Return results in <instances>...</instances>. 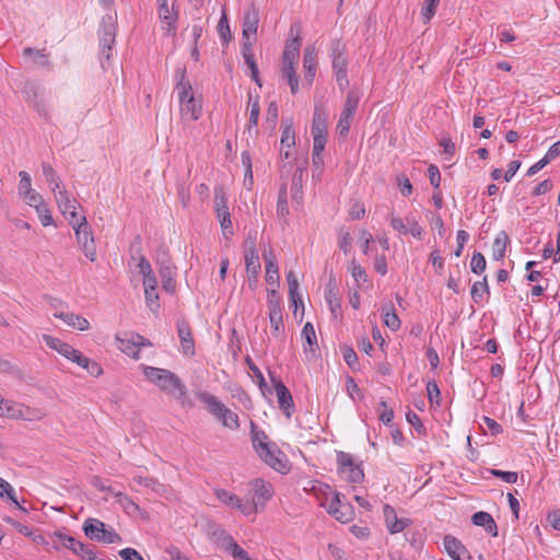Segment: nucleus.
Returning <instances> with one entry per match:
<instances>
[{
    "mask_svg": "<svg viewBox=\"0 0 560 560\" xmlns=\"http://www.w3.org/2000/svg\"><path fill=\"white\" fill-rule=\"evenodd\" d=\"M144 375L150 382L154 383L162 392L168 395L182 397L185 394V386L179 377L168 370L145 366Z\"/></svg>",
    "mask_w": 560,
    "mask_h": 560,
    "instance_id": "f257e3e1",
    "label": "nucleus"
},
{
    "mask_svg": "<svg viewBox=\"0 0 560 560\" xmlns=\"http://www.w3.org/2000/svg\"><path fill=\"white\" fill-rule=\"evenodd\" d=\"M199 399L206 404L208 411L220 420L225 428L235 430L240 427L237 415L226 408L215 396L201 393Z\"/></svg>",
    "mask_w": 560,
    "mask_h": 560,
    "instance_id": "f03ea898",
    "label": "nucleus"
},
{
    "mask_svg": "<svg viewBox=\"0 0 560 560\" xmlns=\"http://www.w3.org/2000/svg\"><path fill=\"white\" fill-rule=\"evenodd\" d=\"M117 32V14L109 12L102 18L98 30L101 58L109 60Z\"/></svg>",
    "mask_w": 560,
    "mask_h": 560,
    "instance_id": "7ed1b4c3",
    "label": "nucleus"
},
{
    "mask_svg": "<svg viewBox=\"0 0 560 560\" xmlns=\"http://www.w3.org/2000/svg\"><path fill=\"white\" fill-rule=\"evenodd\" d=\"M360 101V95L357 91H350L347 94V98L345 102L343 109L340 114L338 124H337V131L340 136L345 137L348 135L351 120L354 116V113L358 108Z\"/></svg>",
    "mask_w": 560,
    "mask_h": 560,
    "instance_id": "20e7f679",
    "label": "nucleus"
},
{
    "mask_svg": "<svg viewBox=\"0 0 560 560\" xmlns=\"http://www.w3.org/2000/svg\"><path fill=\"white\" fill-rule=\"evenodd\" d=\"M256 453L268 466L279 472H285L288 469L284 455L275 444H258Z\"/></svg>",
    "mask_w": 560,
    "mask_h": 560,
    "instance_id": "39448f33",
    "label": "nucleus"
},
{
    "mask_svg": "<svg viewBox=\"0 0 560 560\" xmlns=\"http://www.w3.org/2000/svg\"><path fill=\"white\" fill-rule=\"evenodd\" d=\"M78 244L81 246L84 255L91 260L96 259V249L94 245V237L92 234L91 226L89 225L86 218L81 217V222L74 229Z\"/></svg>",
    "mask_w": 560,
    "mask_h": 560,
    "instance_id": "423d86ee",
    "label": "nucleus"
},
{
    "mask_svg": "<svg viewBox=\"0 0 560 560\" xmlns=\"http://www.w3.org/2000/svg\"><path fill=\"white\" fill-rule=\"evenodd\" d=\"M338 471L346 474L345 477L349 482L359 483L364 478V472L361 465L353 463L352 455L346 452H338L337 454Z\"/></svg>",
    "mask_w": 560,
    "mask_h": 560,
    "instance_id": "0eeeda50",
    "label": "nucleus"
},
{
    "mask_svg": "<svg viewBox=\"0 0 560 560\" xmlns=\"http://www.w3.org/2000/svg\"><path fill=\"white\" fill-rule=\"evenodd\" d=\"M118 348L127 355L137 359L141 347L151 346L150 340L135 332H125L122 337L116 336Z\"/></svg>",
    "mask_w": 560,
    "mask_h": 560,
    "instance_id": "6e6552de",
    "label": "nucleus"
},
{
    "mask_svg": "<svg viewBox=\"0 0 560 560\" xmlns=\"http://www.w3.org/2000/svg\"><path fill=\"white\" fill-rule=\"evenodd\" d=\"M65 548L71 550L75 556L82 560H97L95 548L91 545L83 544L72 536L66 534L56 535Z\"/></svg>",
    "mask_w": 560,
    "mask_h": 560,
    "instance_id": "1a4fd4ad",
    "label": "nucleus"
},
{
    "mask_svg": "<svg viewBox=\"0 0 560 560\" xmlns=\"http://www.w3.org/2000/svg\"><path fill=\"white\" fill-rule=\"evenodd\" d=\"M271 383L277 394L279 408L284 412L287 418H290L294 411V402L292 395L288 387L282 383L280 377L269 373Z\"/></svg>",
    "mask_w": 560,
    "mask_h": 560,
    "instance_id": "9d476101",
    "label": "nucleus"
},
{
    "mask_svg": "<svg viewBox=\"0 0 560 560\" xmlns=\"http://www.w3.org/2000/svg\"><path fill=\"white\" fill-rule=\"evenodd\" d=\"M328 513L341 523H348L352 521L354 516L353 508L349 503L342 502L341 494L338 492L334 493L329 503Z\"/></svg>",
    "mask_w": 560,
    "mask_h": 560,
    "instance_id": "9b49d317",
    "label": "nucleus"
},
{
    "mask_svg": "<svg viewBox=\"0 0 560 560\" xmlns=\"http://www.w3.org/2000/svg\"><path fill=\"white\" fill-rule=\"evenodd\" d=\"M177 334L180 340L183 353L192 357L195 355V342L191 335L189 323L185 318L177 320Z\"/></svg>",
    "mask_w": 560,
    "mask_h": 560,
    "instance_id": "f8f14e48",
    "label": "nucleus"
},
{
    "mask_svg": "<svg viewBox=\"0 0 560 560\" xmlns=\"http://www.w3.org/2000/svg\"><path fill=\"white\" fill-rule=\"evenodd\" d=\"M325 300L329 305L331 315L337 318L341 315V299L335 279L330 276L325 288Z\"/></svg>",
    "mask_w": 560,
    "mask_h": 560,
    "instance_id": "ddd939ff",
    "label": "nucleus"
},
{
    "mask_svg": "<svg viewBox=\"0 0 560 560\" xmlns=\"http://www.w3.org/2000/svg\"><path fill=\"white\" fill-rule=\"evenodd\" d=\"M245 266L248 288L255 291L258 284V273L261 268L258 254H254L253 252L245 254Z\"/></svg>",
    "mask_w": 560,
    "mask_h": 560,
    "instance_id": "4468645a",
    "label": "nucleus"
},
{
    "mask_svg": "<svg viewBox=\"0 0 560 560\" xmlns=\"http://www.w3.org/2000/svg\"><path fill=\"white\" fill-rule=\"evenodd\" d=\"M259 22V13L258 10L252 5L248 8L244 14L243 19V38L249 39L250 36L257 33Z\"/></svg>",
    "mask_w": 560,
    "mask_h": 560,
    "instance_id": "2eb2a0df",
    "label": "nucleus"
},
{
    "mask_svg": "<svg viewBox=\"0 0 560 560\" xmlns=\"http://www.w3.org/2000/svg\"><path fill=\"white\" fill-rule=\"evenodd\" d=\"M316 51L314 47H306L303 55L304 80L311 86L316 73Z\"/></svg>",
    "mask_w": 560,
    "mask_h": 560,
    "instance_id": "dca6fc26",
    "label": "nucleus"
},
{
    "mask_svg": "<svg viewBox=\"0 0 560 560\" xmlns=\"http://www.w3.org/2000/svg\"><path fill=\"white\" fill-rule=\"evenodd\" d=\"M266 262V282L268 285H279V269L276 256L272 249L264 252Z\"/></svg>",
    "mask_w": 560,
    "mask_h": 560,
    "instance_id": "f3484780",
    "label": "nucleus"
},
{
    "mask_svg": "<svg viewBox=\"0 0 560 560\" xmlns=\"http://www.w3.org/2000/svg\"><path fill=\"white\" fill-rule=\"evenodd\" d=\"M155 262L159 266L160 276L175 273L176 267L172 262L168 249L165 246H161L156 250Z\"/></svg>",
    "mask_w": 560,
    "mask_h": 560,
    "instance_id": "a211bd4d",
    "label": "nucleus"
},
{
    "mask_svg": "<svg viewBox=\"0 0 560 560\" xmlns=\"http://www.w3.org/2000/svg\"><path fill=\"white\" fill-rule=\"evenodd\" d=\"M54 316L63 320L68 326L77 328L81 331L90 329L89 320L81 315L67 312H56Z\"/></svg>",
    "mask_w": 560,
    "mask_h": 560,
    "instance_id": "6ab92c4d",
    "label": "nucleus"
},
{
    "mask_svg": "<svg viewBox=\"0 0 560 560\" xmlns=\"http://www.w3.org/2000/svg\"><path fill=\"white\" fill-rule=\"evenodd\" d=\"M105 524L97 518L89 517L83 523V532L91 540L98 541L101 536L105 534Z\"/></svg>",
    "mask_w": 560,
    "mask_h": 560,
    "instance_id": "aec40b11",
    "label": "nucleus"
},
{
    "mask_svg": "<svg viewBox=\"0 0 560 560\" xmlns=\"http://www.w3.org/2000/svg\"><path fill=\"white\" fill-rule=\"evenodd\" d=\"M348 60L343 55V46L340 40L334 43L332 46V69L335 74L347 72Z\"/></svg>",
    "mask_w": 560,
    "mask_h": 560,
    "instance_id": "412c9836",
    "label": "nucleus"
},
{
    "mask_svg": "<svg viewBox=\"0 0 560 560\" xmlns=\"http://www.w3.org/2000/svg\"><path fill=\"white\" fill-rule=\"evenodd\" d=\"M444 548L453 560H463L462 556L467 552L465 546L451 535L444 537Z\"/></svg>",
    "mask_w": 560,
    "mask_h": 560,
    "instance_id": "4be33fe9",
    "label": "nucleus"
},
{
    "mask_svg": "<svg viewBox=\"0 0 560 560\" xmlns=\"http://www.w3.org/2000/svg\"><path fill=\"white\" fill-rule=\"evenodd\" d=\"M327 113L322 106H316L312 120V135H327Z\"/></svg>",
    "mask_w": 560,
    "mask_h": 560,
    "instance_id": "5701e85b",
    "label": "nucleus"
},
{
    "mask_svg": "<svg viewBox=\"0 0 560 560\" xmlns=\"http://www.w3.org/2000/svg\"><path fill=\"white\" fill-rule=\"evenodd\" d=\"M201 113V105L190 95L186 102L180 104V114L185 119L197 120Z\"/></svg>",
    "mask_w": 560,
    "mask_h": 560,
    "instance_id": "b1692460",
    "label": "nucleus"
},
{
    "mask_svg": "<svg viewBox=\"0 0 560 560\" xmlns=\"http://www.w3.org/2000/svg\"><path fill=\"white\" fill-rule=\"evenodd\" d=\"M43 338L50 349L56 350L68 360L69 357L74 354L75 349L72 346L68 345L67 342L48 335H44Z\"/></svg>",
    "mask_w": 560,
    "mask_h": 560,
    "instance_id": "393cba45",
    "label": "nucleus"
},
{
    "mask_svg": "<svg viewBox=\"0 0 560 560\" xmlns=\"http://www.w3.org/2000/svg\"><path fill=\"white\" fill-rule=\"evenodd\" d=\"M213 194V202L218 219L225 214H230L224 188L222 186H215Z\"/></svg>",
    "mask_w": 560,
    "mask_h": 560,
    "instance_id": "a878e982",
    "label": "nucleus"
},
{
    "mask_svg": "<svg viewBox=\"0 0 560 560\" xmlns=\"http://www.w3.org/2000/svg\"><path fill=\"white\" fill-rule=\"evenodd\" d=\"M0 416H4L11 419H22L23 417V405L0 399Z\"/></svg>",
    "mask_w": 560,
    "mask_h": 560,
    "instance_id": "bb28decb",
    "label": "nucleus"
},
{
    "mask_svg": "<svg viewBox=\"0 0 560 560\" xmlns=\"http://www.w3.org/2000/svg\"><path fill=\"white\" fill-rule=\"evenodd\" d=\"M255 500L260 502L259 506H264L265 502L272 497L271 485L265 482L262 479L254 480Z\"/></svg>",
    "mask_w": 560,
    "mask_h": 560,
    "instance_id": "cd10ccee",
    "label": "nucleus"
},
{
    "mask_svg": "<svg viewBox=\"0 0 560 560\" xmlns=\"http://www.w3.org/2000/svg\"><path fill=\"white\" fill-rule=\"evenodd\" d=\"M303 174H304V166L296 167L293 178H292V185H291V192H292V199L296 201L298 203L302 202L303 199Z\"/></svg>",
    "mask_w": 560,
    "mask_h": 560,
    "instance_id": "c85d7f7f",
    "label": "nucleus"
},
{
    "mask_svg": "<svg viewBox=\"0 0 560 560\" xmlns=\"http://www.w3.org/2000/svg\"><path fill=\"white\" fill-rule=\"evenodd\" d=\"M508 243L509 235L506 232L501 231L498 233L492 244V257L494 260H502L504 258Z\"/></svg>",
    "mask_w": 560,
    "mask_h": 560,
    "instance_id": "c756f323",
    "label": "nucleus"
},
{
    "mask_svg": "<svg viewBox=\"0 0 560 560\" xmlns=\"http://www.w3.org/2000/svg\"><path fill=\"white\" fill-rule=\"evenodd\" d=\"M282 127V135H281V148L285 147L290 149L295 144V132L293 129V121L292 119H282L281 122Z\"/></svg>",
    "mask_w": 560,
    "mask_h": 560,
    "instance_id": "7c9ffc66",
    "label": "nucleus"
},
{
    "mask_svg": "<svg viewBox=\"0 0 560 560\" xmlns=\"http://www.w3.org/2000/svg\"><path fill=\"white\" fill-rule=\"evenodd\" d=\"M287 281L291 303L295 306V308H298L299 304L303 306L301 295L298 292L299 281L295 273L292 270L287 273Z\"/></svg>",
    "mask_w": 560,
    "mask_h": 560,
    "instance_id": "2f4dec72",
    "label": "nucleus"
},
{
    "mask_svg": "<svg viewBox=\"0 0 560 560\" xmlns=\"http://www.w3.org/2000/svg\"><path fill=\"white\" fill-rule=\"evenodd\" d=\"M301 44L302 39L300 37H295L288 42L282 55V61L296 62L300 56Z\"/></svg>",
    "mask_w": 560,
    "mask_h": 560,
    "instance_id": "473e14b6",
    "label": "nucleus"
},
{
    "mask_svg": "<svg viewBox=\"0 0 560 560\" xmlns=\"http://www.w3.org/2000/svg\"><path fill=\"white\" fill-rule=\"evenodd\" d=\"M130 250L133 252V253L139 254L138 267H139L140 273L142 276L150 275L151 272H153V270L151 268L150 261L145 258V256L140 254V252H141V238H140V236L136 237L133 244L130 247Z\"/></svg>",
    "mask_w": 560,
    "mask_h": 560,
    "instance_id": "72a5a7b5",
    "label": "nucleus"
},
{
    "mask_svg": "<svg viewBox=\"0 0 560 560\" xmlns=\"http://www.w3.org/2000/svg\"><path fill=\"white\" fill-rule=\"evenodd\" d=\"M384 324L393 331H396L400 327V319L398 315L395 313L393 305L389 303L388 305L382 308Z\"/></svg>",
    "mask_w": 560,
    "mask_h": 560,
    "instance_id": "f704fd0d",
    "label": "nucleus"
},
{
    "mask_svg": "<svg viewBox=\"0 0 560 560\" xmlns=\"http://www.w3.org/2000/svg\"><path fill=\"white\" fill-rule=\"evenodd\" d=\"M56 202L58 205V208L63 214H67V212L70 209H75L77 201L71 200L69 192L65 189H59L55 194Z\"/></svg>",
    "mask_w": 560,
    "mask_h": 560,
    "instance_id": "c9c22d12",
    "label": "nucleus"
},
{
    "mask_svg": "<svg viewBox=\"0 0 560 560\" xmlns=\"http://www.w3.org/2000/svg\"><path fill=\"white\" fill-rule=\"evenodd\" d=\"M0 498L11 500L20 511L24 513L27 512V510L19 503L12 486L2 478H0Z\"/></svg>",
    "mask_w": 560,
    "mask_h": 560,
    "instance_id": "e433bc0d",
    "label": "nucleus"
},
{
    "mask_svg": "<svg viewBox=\"0 0 560 560\" xmlns=\"http://www.w3.org/2000/svg\"><path fill=\"white\" fill-rule=\"evenodd\" d=\"M159 16L160 19L167 24V32L170 34H175L176 26L175 21L177 14H173L167 3L159 7Z\"/></svg>",
    "mask_w": 560,
    "mask_h": 560,
    "instance_id": "4c0bfd02",
    "label": "nucleus"
},
{
    "mask_svg": "<svg viewBox=\"0 0 560 560\" xmlns=\"http://www.w3.org/2000/svg\"><path fill=\"white\" fill-rule=\"evenodd\" d=\"M220 549H223L224 551H226L231 545L235 541L233 539V537L226 533V530L221 527V528H217V534L215 536H212V538H210Z\"/></svg>",
    "mask_w": 560,
    "mask_h": 560,
    "instance_id": "58836bf2",
    "label": "nucleus"
},
{
    "mask_svg": "<svg viewBox=\"0 0 560 560\" xmlns=\"http://www.w3.org/2000/svg\"><path fill=\"white\" fill-rule=\"evenodd\" d=\"M485 293L489 294L487 277H485L481 281H476L470 290L471 299L477 304L481 302Z\"/></svg>",
    "mask_w": 560,
    "mask_h": 560,
    "instance_id": "ea45409f",
    "label": "nucleus"
},
{
    "mask_svg": "<svg viewBox=\"0 0 560 560\" xmlns=\"http://www.w3.org/2000/svg\"><path fill=\"white\" fill-rule=\"evenodd\" d=\"M260 502L256 501L255 498L252 500L243 501L241 498L238 500V504L236 505V510L242 512L244 515H255L259 511Z\"/></svg>",
    "mask_w": 560,
    "mask_h": 560,
    "instance_id": "a19ab883",
    "label": "nucleus"
},
{
    "mask_svg": "<svg viewBox=\"0 0 560 560\" xmlns=\"http://www.w3.org/2000/svg\"><path fill=\"white\" fill-rule=\"evenodd\" d=\"M277 213L279 217L285 218L289 214L287 185L283 184L279 189L277 201Z\"/></svg>",
    "mask_w": 560,
    "mask_h": 560,
    "instance_id": "79ce46f5",
    "label": "nucleus"
},
{
    "mask_svg": "<svg viewBox=\"0 0 560 560\" xmlns=\"http://www.w3.org/2000/svg\"><path fill=\"white\" fill-rule=\"evenodd\" d=\"M302 337L305 339L306 343L308 345L310 351L314 353L315 349L318 346H317L316 332H315V329H314V326L312 323L307 322L304 325V327L302 329Z\"/></svg>",
    "mask_w": 560,
    "mask_h": 560,
    "instance_id": "37998d69",
    "label": "nucleus"
},
{
    "mask_svg": "<svg viewBox=\"0 0 560 560\" xmlns=\"http://www.w3.org/2000/svg\"><path fill=\"white\" fill-rule=\"evenodd\" d=\"M42 170H43V174H44L46 180L48 183L54 184V187L51 188V190L54 194H56V191L59 190V188H60L61 182H60L59 177L57 176L55 170L47 162L42 163Z\"/></svg>",
    "mask_w": 560,
    "mask_h": 560,
    "instance_id": "c03bdc74",
    "label": "nucleus"
},
{
    "mask_svg": "<svg viewBox=\"0 0 560 560\" xmlns=\"http://www.w3.org/2000/svg\"><path fill=\"white\" fill-rule=\"evenodd\" d=\"M278 116H279L278 105L275 101H272L268 105V108L266 112V118H265L266 125L268 126V128L271 131L276 130L277 122H278Z\"/></svg>",
    "mask_w": 560,
    "mask_h": 560,
    "instance_id": "a18cd8bd",
    "label": "nucleus"
},
{
    "mask_svg": "<svg viewBox=\"0 0 560 560\" xmlns=\"http://www.w3.org/2000/svg\"><path fill=\"white\" fill-rule=\"evenodd\" d=\"M117 503L128 513L129 515L136 514L139 511V506L126 494L118 492L116 493Z\"/></svg>",
    "mask_w": 560,
    "mask_h": 560,
    "instance_id": "49530a36",
    "label": "nucleus"
},
{
    "mask_svg": "<svg viewBox=\"0 0 560 560\" xmlns=\"http://www.w3.org/2000/svg\"><path fill=\"white\" fill-rule=\"evenodd\" d=\"M214 493L219 501L232 509H235L238 504L240 498L234 493H231L224 489H217Z\"/></svg>",
    "mask_w": 560,
    "mask_h": 560,
    "instance_id": "de8ad7c7",
    "label": "nucleus"
},
{
    "mask_svg": "<svg viewBox=\"0 0 560 560\" xmlns=\"http://www.w3.org/2000/svg\"><path fill=\"white\" fill-rule=\"evenodd\" d=\"M250 434L255 451H257L258 444L269 443L267 434L262 430H259L254 422H250Z\"/></svg>",
    "mask_w": 560,
    "mask_h": 560,
    "instance_id": "09e8293b",
    "label": "nucleus"
},
{
    "mask_svg": "<svg viewBox=\"0 0 560 560\" xmlns=\"http://www.w3.org/2000/svg\"><path fill=\"white\" fill-rule=\"evenodd\" d=\"M20 176V183H19V194L21 197H24L25 195L30 194L34 189L32 188V180L31 176L27 172L21 171L19 173Z\"/></svg>",
    "mask_w": 560,
    "mask_h": 560,
    "instance_id": "8fccbe9b",
    "label": "nucleus"
},
{
    "mask_svg": "<svg viewBox=\"0 0 560 560\" xmlns=\"http://www.w3.org/2000/svg\"><path fill=\"white\" fill-rule=\"evenodd\" d=\"M145 303L148 307L153 312L158 313L160 310L159 294L156 289H144Z\"/></svg>",
    "mask_w": 560,
    "mask_h": 560,
    "instance_id": "3c124183",
    "label": "nucleus"
},
{
    "mask_svg": "<svg viewBox=\"0 0 560 560\" xmlns=\"http://www.w3.org/2000/svg\"><path fill=\"white\" fill-rule=\"evenodd\" d=\"M487 261L481 253H474L470 261V269L474 273L480 275L485 271Z\"/></svg>",
    "mask_w": 560,
    "mask_h": 560,
    "instance_id": "603ef678",
    "label": "nucleus"
},
{
    "mask_svg": "<svg viewBox=\"0 0 560 560\" xmlns=\"http://www.w3.org/2000/svg\"><path fill=\"white\" fill-rule=\"evenodd\" d=\"M439 2L440 0H424L421 10V15L423 18L424 23L429 22L433 18Z\"/></svg>",
    "mask_w": 560,
    "mask_h": 560,
    "instance_id": "864d4df0",
    "label": "nucleus"
},
{
    "mask_svg": "<svg viewBox=\"0 0 560 560\" xmlns=\"http://www.w3.org/2000/svg\"><path fill=\"white\" fill-rule=\"evenodd\" d=\"M351 276L354 281L360 285L361 282H366L369 280L368 273L363 267L355 262V260L351 261Z\"/></svg>",
    "mask_w": 560,
    "mask_h": 560,
    "instance_id": "5fc2aeb1",
    "label": "nucleus"
},
{
    "mask_svg": "<svg viewBox=\"0 0 560 560\" xmlns=\"http://www.w3.org/2000/svg\"><path fill=\"white\" fill-rule=\"evenodd\" d=\"M396 184L402 196H409L412 194L413 187L409 178L405 174H398L396 176Z\"/></svg>",
    "mask_w": 560,
    "mask_h": 560,
    "instance_id": "6e6d98bb",
    "label": "nucleus"
},
{
    "mask_svg": "<svg viewBox=\"0 0 560 560\" xmlns=\"http://www.w3.org/2000/svg\"><path fill=\"white\" fill-rule=\"evenodd\" d=\"M340 350H341L345 362L352 370H357L355 365L358 364V357H357V353L354 352L353 348L345 345V346L340 347Z\"/></svg>",
    "mask_w": 560,
    "mask_h": 560,
    "instance_id": "4d7b16f0",
    "label": "nucleus"
},
{
    "mask_svg": "<svg viewBox=\"0 0 560 560\" xmlns=\"http://www.w3.org/2000/svg\"><path fill=\"white\" fill-rule=\"evenodd\" d=\"M245 362L246 364L248 365V369L253 372L255 378L257 380V383L259 385V387L262 389L265 387H267V382L264 377V374L261 373V371L258 369V366L253 362V360L250 359V357H246L245 358Z\"/></svg>",
    "mask_w": 560,
    "mask_h": 560,
    "instance_id": "13d9d810",
    "label": "nucleus"
},
{
    "mask_svg": "<svg viewBox=\"0 0 560 560\" xmlns=\"http://www.w3.org/2000/svg\"><path fill=\"white\" fill-rule=\"evenodd\" d=\"M259 114H260V107H259V102H258V96H257L256 100L252 103V107H250V114H249V119H248V124H247L248 132L252 131L253 127L257 126L258 119H259Z\"/></svg>",
    "mask_w": 560,
    "mask_h": 560,
    "instance_id": "bf43d9fd",
    "label": "nucleus"
},
{
    "mask_svg": "<svg viewBox=\"0 0 560 560\" xmlns=\"http://www.w3.org/2000/svg\"><path fill=\"white\" fill-rule=\"evenodd\" d=\"M269 322L273 332H278L283 327L282 310H270Z\"/></svg>",
    "mask_w": 560,
    "mask_h": 560,
    "instance_id": "052dcab7",
    "label": "nucleus"
},
{
    "mask_svg": "<svg viewBox=\"0 0 560 560\" xmlns=\"http://www.w3.org/2000/svg\"><path fill=\"white\" fill-rule=\"evenodd\" d=\"M490 474L495 477L500 478L503 481L508 483H515L517 481V472L515 471H504L500 469H490Z\"/></svg>",
    "mask_w": 560,
    "mask_h": 560,
    "instance_id": "680f3d73",
    "label": "nucleus"
},
{
    "mask_svg": "<svg viewBox=\"0 0 560 560\" xmlns=\"http://www.w3.org/2000/svg\"><path fill=\"white\" fill-rule=\"evenodd\" d=\"M218 32L224 42H230L232 38L231 30L229 26L228 18L223 13L218 24Z\"/></svg>",
    "mask_w": 560,
    "mask_h": 560,
    "instance_id": "e2e57ef3",
    "label": "nucleus"
},
{
    "mask_svg": "<svg viewBox=\"0 0 560 560\" xmlns=\"http://www.w3.org/2000/svg\"><path fill=\"white\" fill-rule=\"evenodd\" d=\"M175 75L177 79V84H176L177 91H191L192 90L190 82L188 80H185L186 69H178L176 71Z\"/></svg>",
    "mask_w": 560,
    "mask_h": 560,
    "instance_id": "0e129e2a",
    "label": "nucleus"
},
{
    "mask_svg": "<svg viewBox=\"0 0 560 560\" xmlns=\"http://www.w3.org/2000/svg\"><path fill=\"white\" fill-rule=\"evenodd\" d=\"M268 307L270 310H282L281 298L276 289H268L267 295Z\"/></svg>",
    "mask_w": 560,
    "mask_h": 560,
    "instance_id": "69168bd1",
    "label": "nucleus"
},
{
    "mask_svg": "<svg viewBox=\"0 0 560 560\" xmlns=\"http://www.w3.org/2000/svg\"><path fill=\"white\" fill-rule=\"evenodd\" d=\"M428 398L431 404L440 406L441 392L435 382H429L427 385Z\"/></svg>",
    "mask_w": 560,
    "mask_h": 560,
    "instance_id": "338daca9",
    "label": "nucleus"
},
{
    "mask_svg": "<svg viewBox=\"0 0 560 560\" xmlns=\"http://www.w3.org/2000/svg\"><path fill=\"white\" fill-rule=\"evenodd\" d=\"M36 212L44 226L52 224L51 213L45 202L43 205H39V208L36 210Z\"/></svg>",
    "mask_w": 560,
    "mask_h": 560,
    "instance_id": "774afa93",
    "label": "nucleus"
}]
</instances>
